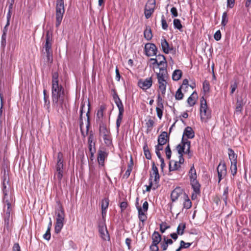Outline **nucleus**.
I'll return each mask as SVG.
<instances>
[{"mask_svg":"<svg viewBox=\"0 0 251 251\" xmlns=\"http://www.w3.org/2000/svg\"><path fill=\"white\" fill-rule=\"evenodd\" d=\"M51 96L53 104L62 105L64 102V89L59 85L58 74L54 72L52 74Z\"/></svg>","mask_w":251,"mask_h":251,"instance_id":"obj_1","label":"nucleus"},{"mask_svg":"<svg viewBox=\"0 0 251 251\" xmlns=\"http://www.w3.org/2000/svg\"><path fill=\"white\" fill-rule=\"evenodd\" d=\"M157 81L159 85V89L162 95L166 93L167 79L169 78V75L167 69L164 67H159V72L156 73Z\"/></svg>","mask_w":251,"mask_h":251,"instance_id":"obj_2","label":"nucleus"},{"mask_svg":"<svg viewBox=\"0 0 251 251\" xmlns=\"http://www.w3.org/2000/svg\"><path fill=\"white\" fill-rule=\"evenodd\" d=\"M52 44V32L50 30H47L46 33V43L44 48L47 54V62L50 63H51L53 61L52 51L51 50Z\"/></svg>","mask_w":251,"mask_h":251,"instance_id":"obj_3","label":"nucleus"},{"mask_svg":"<svg viewBox=\"0 0 251 251\" xmlns=\"http://www.w3.org/2000/svg\"><path fill=\"white\" fill-rule=\"evenodd\" d=\"M65 13L64 0H56L55 6V26L58 27L63 19Z\"/></svg>","mask_w":251,"mask_h":251,"instance_id":"obj_4","label":"nucleus"},{"mask_svg":"<svg viewBox=\"0 0 251 251\" xmlns=\"http://www.w3.org/2000/svg\"><path fill=\"white\" fill-rule=\"evenodd\" d=\"M113 98L119 109V113L116 120V128L117 130H119L123 118V114L125 111L124 107L122 100H120L117 93H114L113 95Z\"/></svg>","mask_w":251,"mask_h":251,"instance_id":"obj_5","label":"nucleus"},{"mask_svg":"<svg viewBox=\"0 0 251 251\" xmlns=\"http://www.w3.org/2000/svg\"><path fill=\"white\" fill-rule=\"evenodd\" d=\"M200 116L202 120L211 118V110L208 108L206 101L203 97L201 98Z\"/></svg>","mask_w":251,"mask_h":251,"instance_id":"obj_6","label":"nucleus"},{"mask_svg":"<svg viewBox=\"0 0 251 251\" xmlns=\"http://www.w3.org/2000/svg\"><path fill=\"white\" fill-rule=\"evenodd\" d=\"M7 209L4 214V229L3 231L7 230L9 232L12 227V218H10L11 212L12 210L11 204L9 206L6 205Z\"/></svg>","mask_w":251,"mask_h":251,"instance_id":"obj_7","label":"nucleus"},{"mask_svg":"<svg viewBox=\"0 0 251 251\" xmlns=\"http://www.w3.org/2000/svg\"><path fill=\"white\" fill-rule=\"evenodd\" d=\"M63 166V154L59 152L57 154V162L55 166L56 173L55 174L59 181H61L62 178Z\"/></svg>","mask_w":251,"mask_h":251,"instance_id":"obj_8","label":"nucleus"},{"mask_svg":"<svg viewBox=\"0 0 251 251\" xmlns=\"http://www.w3.org/2000/svg\"><path fill=\"white\" fill-rule=\"evenodd\" d=\"M145 51L147 56H152L156 55L157 48L153 43H147L145 46Z\"/></svg>","mask_w":251,"mask_h":251,"instance_id":"obj_9","label":"nucleus"},{"mask_svg":"<svg viewBox=\"0 0 251 251\" xmlns=\"http://www.w3.org/2000/svg\"><path fill=\"white\" fill-rule=\"evenodd\" d=\"M152 85V80L151 77L147 78L145 79H140L138 81V86L143 90L149 89Z\"/></svg>","mask_w":251,"mask_h":251,"instance_id":"obj_10","label":"nucleus"},{"mask_svg":"<svg viewBox=\"0 0 251 251\" xmlns=\"http://www.w3.org/2000/svg\"><path fill=\"white\" fill-rule=\"evenodd\" d=\"M152 173L150 174V176L152 175V177L154 176L153 182H154V186L153 190L156 189L159 186V182L160 180V176L158 173V168L155 166L154 162H153L152 164Z\"/></svg>","mask_w":251,"mask_h":251,"instance_id":"obj_11","label":"nucleus"},{"mask_svg":"<svg viewBox=\"0 0 251 251\" xmlns=\"http://www.w3.org/2000/svg\"><path fill=\"white\" fill-rule=\"evenodd\" d=\"M217 170L218 176V182L219 183L226 175V167L225 163H220L217 167Z\"/></svg>","mask_w":251,"mask_h":251,"instance_id":"obj_12","label":"nucleus"},{"mask_svg":"<svg viewBox=\"0 0 251 251\" xmlns=\"http://www.w3.org/2000/svg\"><path fill=\"white\" fill-rule=\"evenodd\" d=\"M2 191L4 195L3 198V202L6 205L9 206L13 201V199L12 196L9 197L8 195V189L4 182L3 183Z\"/></svg>","mask_w":251,"mask_h":251,"instance_id":"obj_13","label":"nucleus"},{"mask_svg":"<svg viewBox=\"0 0 251 251\" xmlns=\"http://www.w3.org/2000/svg\"><path fill=\"white\" fill-rule=\"evenodd\" d=\"M138 198L136 199V206L138 210V218L140 221L144 223L147 219V212L143 211L142 208L138 205Z\"/></svg>","mask_w":251,"mask_h":251,"instance_id":"obj_14","label":"nucleus"},{"mask_svg":"<svg viewBox=\"0 0 251 251\" xmlns=\"http://www.w3.org/2000/svg\"><path fill=\"white\" fill-rule=\"evenodd\" d=\"M55 213L56 214V221L64 222L65 213L63 207L61 205L56 210Z\"/></svg>","mask_w":251,"mask_h":251,"instance_id":"obj_15","label":"nucleus"},{"mask_svg":"<svg viewBox=\"0 0 251 251\" xmlns=\"http://www.w3.org/2000/svg\"><path fill=\"white\" fill-rule=\"evenodd\" d=\"M169 141V136L166 131H163L158 136L157 143L160 145H165Z\"/></svg>","mask_w":251,"mask_h":251,"instance_id":"obj_16","label":"nucleus"},{"mask_svg":"<svg viewBox=\"0 0 251 251\" xmlns=\"http://www.w3.org/2000/svg\"><path fill=\"white\" fill-rule=\"evenodd\" d=\"M108 153L104 151L99 150L98 154V161L100 165L103 166L105 159L107 157Z\"/></svg>","mask_w":251,"mask_h":251,"instance_id":"obj_17","label":"nucleus"},{"mask_svg":"<svg viewBox=\"0 0 251 251\" xmlns=\"http://www.w3.org/2000/svg\"><path fill=\"white\" fill-rule=\"evenodd\" d=\"M105 109L106 108L105 106L101 105L100 109L97 111L96 121L99 124H100L101 122H105L103 121V112Z\"/></svg>","mask_w":251,"mask_h":251,"instance_id":"obj_18","label":"nucleus"},{"mask_svg":"<svg viewBox=\"0 0 251 251\" xmlns=\"http://www.w3.org/2000/svg\"><path fill=\"white\" fill-rule=\"evenodd\" d=\"M182 194V190L179 187H176L171 193V199L173 202L176 201Z\"/></svg>","mask_w":251,"mask_h":251,"instance_id":"obj_19","label":"nucleus"},{"mask_svg":"<svg viewBox=\"0 0 251 251\" xmlns=\"http://www.w3.org/2000/svg\"><path fill=\"white\" fill-rule=\"evenodd\" d=\"M184 136L187 137L186 139H193L195 136V132L192 128L190 126H187L184 130L182 137Z\"/></svg>","mask_w":251,"mask_h":251,"instance_id":"obj_20","label":"nucleus"},{"mask_svg":"<svg viewBox=\"0 0 251 251\" xmlns=\"http://www.w3.org/2000/svg\"><path fill=\"white\" fill-rule=\"evenodd\" d=\"M99 125V134L100 135L102 136L107 134H110V130L107 129L105 122H101Z\"/></svg>","mask_w":251,"mask_h":251,"instance_id":"obj_21","label":"nucleus"},{"mask_svg":"<svg viewBox=\"0 0 251 251\" xmlns=\"http://www.w3.org/2000/svg\"><path fill=\"white\" fill-rule=\"evenodd\" d=\"M161 45L162 50L166 54L169 53L170 51L172 50V49L170 47L169 44L167 40L164 38L161 39Z\"/></svg>","mask_w":251,"mask_h":251,"instance_id":"obj_22","label":"nucleus"},{"mask_svg":"<svg viewBox=\"0 0 251 251\" xmlns=\"http://www.w3.org/2000/svg\"><path fill=\"white\" fill-rule=\"evenodd\" d=\"M100 233V234L101 237L104 240H110V236L108 234L106 226H101L100 229H99Z\"/></svg>","mask_w":251,"mask_h":251,"instance_id":"obj_23","label":"nucleus"},{"mask_svg":"<svg viewBox=\"0 0 251 251\" xmlns=\"http://www.w3.org/2000/svg\"><path fill=\"white\" fill-rule=\"evenodd\" d=\"M156 56L158 61V66H160V67H164V68L166 69L167 62L164 55L162 54H156Z\"/></svg>","mask_w":251,"mask_h":251,"instance_id":"obj_24","label":"nucleus"},{"mask_svg":"<svg viewBox=\"0 0 251 251\" xmlns=\"http://www.w3.org/2000/svg\"><path fill=\"white\" fill-rule=\"evenodd\" d=\"M198 95L197 92L196 91L193 92L187 99V103L190 106H193L195 104Z\"/></svg>","mask_w":251,"mask_h":251,"instance_id":"obj_25","label":"nucleus"},{"mask_svg":"<svg viewBox=\"0 0 251 251\" xmlns=\"http://www.w3.org/2000/svg\"><path fill=\"white\" fill-rule=\"evenodd\" d=\"M190 183L194 191L196 194H199L200 193V184L198 181L196 179H192L190 180Z\"/></svg>","mask_w":251,"mask_h":251,"instance_id":"obj_26","label":"nucleus"},{"mask_svg":"<svg viewBox=\"0 0 251 251\" xmlns=\"http://www.w3.org/2000/svg\"><path fill=\"white\" fill-rule=\"evenodd\" d=\"M152 243L158 244L161 241V236L158 232L154 231L151 237Z\"/></svg>","mask_w":251,"mask_h":251,"instance_id":"obj_27","label":"nucleus"},{"mask_svg":"<svg viewBox=\"0 0 251 251\" xmlns=\"http://www.w3.org/2000/svg\"><path fill=\"white\" fill-rule=\"evenodd\" d=\"M180 168V165H179L177 161L172 160L170 161L169 169V171H174L179 170Z\"/></svg>","mask_w":251,"mask_h":251,"instance_id":"obj_28","label":"nucleus"},{"mask_svg":"<svg viewBox=\"0 0 251 251\" xmlns=\"http://www.w3.org/2000/svg\"><path fill=\"white\" fill-rule=\"evenodd\" d=\"M229 158L230 160L231 164L237 163V155L235 153L234 151L229 148L228 149Z\"/></svg>","mask_w":251,"mask_h":251,"instance_id":"obj_29","label":"nucleus"},{"mask_svg":"<svg viewBox=\"0 0 251 251\" xmlns=\"http://www.w3.org/2000/svg\"><path fill=\"white\" fill-rule=\"evenodd\" d=\"M182 71L180 70H175L172 74V79L174 81L179 80L182 76Z\"/></svg>","mask_w":251,"mask_h":251,"instance_id":"obj_30","label":"nucleus"},{"mask_svg":"<svg viewBox=\"0 0 251 251\" xmlns=\"http://www.w3.org/2000/svg\"><path fill=\"white\" fill-rule=\"evenodd\" d=\"M184 201L183 202V208L187 209H189L192 206V202L189 199L188 196L186 194L184 195Z\"/></svg>","mask_w":251,"mask_h":251,"instance_id":"obj_31","label":"nucleus"},{"mask_svg":"<svg viewBox=\"0 0 251 251\" xmlns=\"http://www.w3.org/2000/svg\"><path fill=\"white\" fill-rule=\"evenodd\" d=\"M143 151L146 158L149 160L151 159V155L147 142H145L144 145Z\"/></svg>","mask_w":251,"mask_h":251,"instance_id":"obj_32","label":"nucleus"},{"mask_svg":"<svg viewBox=\"0 0 251 251\" xmlns=\"http://www.w3.org/2000/svg\"><path fill=\"white\" fill-rule=\"evenodd\" d=\"M189 176L190 180L192 179H196L197 178L196 171L195 169L194 165L191 167L189 171Z\"/></svg>","mask_w":251,"mask_h":251,"instance_id":"obj_33","label":"nucleus"},{"mask_svg":"<svg viewBox=\"0 0 251 251\" xmlns=\"http://www.w3.org/2000/svg\"><path fill=\"white\" fill-rule=\"evenodd\" d=\"M144 37L148 41L150 40L152 37L151 30L150 27H146L144 32Z\"/></svg>","mask_w":251,"mask_h":251,"instance_id":"obj_34","label":"nucleus"},{"mask_svg":"<svg viewBox=\"0 0 251 251\" xmlns=\"http://www.w3.org/2000/svg\"><path fill=\"white\" fill-rule=\"evenodd\" d=\"M64 222L56 221L55 224L54 231L56 234L60 232L62 228L63 227Z\"/></svg>","mask_w":251,"mask_h":251,"instance_id":"obj_35","label":"nucleus"},{"mask_svg":"<svg viewBox=\"0 0 251 251\" xmlns=\"http://www.w3.org/2000/svg\"><path fill=\"white\" fill-rule=\"evenodd\" d=\"M185 227L186 225L185 223H180L176 229L177 234L179 235H183Z\"/></svg>","mask_w":251,"mask_h":251,"instance_id":"obj_36","label":"nucleus"},{"mask_svg":"<svg viewBox=\"0 0 251 251\" xmlns=\"http://www.w3.org/2000/svg\"><path fill=\"white\" fill-rule=\"evenodd\" d=\"M101 136L103 138L104 143L107 146H109L112 144V140H111L110 133L103 135Z\"/></svg>","mask_w":251,"mask_h":251,"instance_id":"obj_37","label":"nucleus"},{"mask_svg":"<svg viewBox=\"0 0 251 251\" xmlns=\"http://www.w3.org/2000/svg\"><path fill=\"white\" fill-rule=\"evenodd\" d=\"M88 143V148L89 151L91 154V157H93L94 156V153L96 152V148L95 145L96 143Z\"/></svg>","mask_w":251,"mask_h":251,"instance_id":"obj_38","label":"nucleus"},{"mask_svg":"<svg viewBox=\"0 0 251 251\" xmlns=\"http://www.w3.org/2000/svg\"><path fill=\"white\" fill-rule=\"evenodd\" d=\"M173 25L175 28H176L179 31L181 30L182 28V25L179 19H175L173 21Z\"/></svg>","mask_w":251,"mask_h":251,"instance_id":"obj_39","label":"nucleus"},{"mask_svg":"<svg viewBox=\"0 0 251 251\" xmlns=\"http://www.w3.org/2000/svg\"><path fill=\"white\" fill-rule=\"evenodd\" d=\"M182 87L180 86L176 91L175 95V98L176 100H181L183 98L184 95L182 93L181 89Z\"/></svg>","mask_w":251,"mask_h":251,"instance_id":"obj_40","label":"nucleus"},{"mask_svg":"<svg viewBox=\"0 0 251 251\" xmlns=\"http://www.w3.org/2000/svg\"><path fill=\"white\" fill-rule=\"evenodd\" d=\"M181 144H183V146H184V148H186V150L188 151L190 150L191 147V142L189 141L187 139L182 138Z\"/></svg>","mask_w":251,"mask_h":251,"instance_id":"obj_41","label":"nucleus"},{"mask_svg":"<svg viewBox=\"0 0 251 251\" xmlns=\"http://www.w3.org/2000/svg\"><path fill=\"white\" fill-rule=\"evenodd\" d=\"M156 4L155 0H148L147 4L145 5L146 8H152L153 10L155 9Z\"/></svg>","mask_w":251,"mask_h":251,"instance_id":"obj_42","label":"nucleus"},{"mask_svg":"<svg viewBox=\"0 0 251 251\" xmlns=\"http://www.w3.org/2000/svg\"><path fill=\"white\" fill-rule=\"evenodd\" d=\"M109 205V199L108 198H104L101 200V209L106 210Z\"/></svg>","mask_w":251,"mask_h":251,"instance_id":"obj_43","label":"nucleus"},{"mask_svg":"<svg viewBox=\"0 0 251 251\" xmlns=\"http://www.w3.org/2000/svg\"><path fill=\"white\" fill-rule=\"evenodd\" d=\"M228 21L227 14L226 12H225L223 13L222 17V22L221 25L222 26H225L227 24Z\"/></svg>","mask_w":251,"mask_h":251,"instance_id":"obj_44","label":"nucleus"},{"mask_svg":"<svg viewBox=\"0 0 251 251\" xmlns=\"http://www.w3.org/2000/svg\"><path fill=\"white\" fill-rule=\"evenodd\" d=\"M154 11L151 8L149 9L145 7L144 14L146 18L147 19L150 18L154 12Z\"/></svg>","mask_w":251,"mask_h":251,"instance_id":"obj_45","label":"nucleus"},{"mask_svg":"<svg viewBox=\"0 0 251 251\" xmlns=\"http://www.w3.org/2000/svg\"><path fill=\"white\" fill-rule=\"evenodd\" d=\"M154 186V182L153 183L152 176V175H151L150 177V178H149V185L148 186H146V191L150 192L151 188H152L153 189Z\"/></svg>","mask_w":251,"mask_h":251,"instance_id":"obj_46","label":"nucleus"},{"mask_svg":"<svg viewBox=\"0 0 251 251\" xmlns=\"http://www.w3.org/2000/svg\"><path fill=\"white\" fill-rule=\"evenodd\" d=\"M90 109L89 108H88V110L86 113V116H87V124L86 126V134H88L89 128L90 126Z\"/></svg>","mask_w":251,"mask_h":251,"instance_id":"obj_47","label":"nucleus"},{"mask_svg":"<svg viewBox=\"0 0 251 251\" xmlns=\"http://www.w3.org/2000/svg\"><path fill=\"white\" fill-rule=\"evenodd\" d=\"M170 227V226L167 225L166 223H162L160 224V230L161 233H163L165 230Z\"/></svg>","mask_w":251,"mask_h":251,"instance_id":"obj_48","label":"nucleus"},{"mask_svg":"<svg viewBox=\"0 0 251 251\" xmlns=\"http://www.w3.org/2000/svg\"><path fill=\"white\" fill-rule=\"evenodd\" d=\"M161 25H162V29L164 30H167L168 28V25L166 22V21L165 20V16L164 15H162L161 16Z\"/></svg>","mask_w":251,"mask_h":251,"instance_id":"obj_49","label":"nucleus"},{"mask_svg":"<svg viewBox=\"0 0 251 251\" xmlns=\"http://www.w3.org/2000/svg\"><path fill=\"white\" fill-rule=\"evenodd\" d=\"M228 192V188L227 187L224 189V193L222 197V199L224 201L225 204H227V195Z\"/></svg>","mask_w":251,"mask_h":251,"instance_id":"obj_50","label":"nucleus"},{"mask_svg":"<svg viewBox=\"0 0 251 251\" xmlns=\"http://www.w3.org/2000/svg\"><path fill=\"white\" fill-rule=\"evenodd\" d=\"M203 90L205 93H208L210 90V85L208 81L205 80L203 82Z\"/></svg>","mask_w":251,"mask_h":251,"instance_id":"obj_51","label":"nucleus"},{"mask_svg":"<svg viewBox=\"0 0 251 251\" xmlns=\"http://www.w3.org/2000/svg\"><path fill=\"white\" fill-rule=\"evenodd\" d=\"M176 149L177 150V152H178V153L179 154V155H181V154H183V153H184V150H185V148H184V146H183V144H178L177 146H176Z\"/></svg>","mask_w":251,"mask_h":251,"instance_id":"obj_52","label":"nucleus"},{"mask_svg":"<svg viewBox=\"0 0 251 251\" xmlns=\"http://www.w3.org/2000/svg\"><path fill=\"white\" fill-rule=\"evenodd\" d=\"M44 93V100L45 102V105H46L47 106V108H49L50 107V101L48 100L49 97L47 96L46 94V91L45 90L43 91Z\"/></svg>","mask_w":251,"mask_h":251,"instance_id":"obj_53","label":"nucleus"},{"mask_svg":"<svg viewBox=\"0 0 251 251\" xmlns=\"http://www.w3.org/2000/svg\"><path fill=\"white\" fill-rule=\"evenodd\" d=\"M154 122L153 120L150 119L146 123L148 130H151L154 126Z\"/></svg>","mask_w":251,"mask_h":251,"instance_id":"obj_54","label":"nucleus"},{"mask_svg":"<svg viewBox=\"0 0 251 251\" xmlns=\"http://www.w3.org/2000/svg\"><path fill=\"white\" fill-rule=\"evenodd\" d=\"M230 170L233 176H235L237 173V163L231 164Z\"/></svg>","mask_w":251,"mask_h":251,"instance_id":"obj_55","label":"nucleus"},{"mask_svg":"<svg viewBox=\"0 0 251 251\" xmlns=\"http://www.w3.org/2000/svg\"><path fill=\"white\" fill-rule=\"evenodd\" d=\"M243 104L241 101L237 100V105L236 106V111L238 113H241L242 110Z\"/></svg>","mask_w":251,"mask_h":251,"instance_id":"obj_56","label":"nucleus"},{"mask_svg":"<svg viewBox=\"0 0 251 251\" xmlns=\"http://www.w3.org/2000/svg\"><path fill=\"white\" fill-rule=\"evenodd\" d=\"M214 39L218 41L221 39V33L220 30H217L214 35Z\"/></svg>","mask_w":251,"mask_h":251,"instance_id":"obj_57","label":"nucleus"},{"mask_svg":"<svg viewBox=\"0 0 251 251\" xmlns=\"http://www.w3.org/2000/svg\"><path fill=\"white\" fill-rule=\"evenodd\" d=\"M192 243H185L184 241L181 240L180 242V245L181 246H182L183 249H187L191 245Z\"/></svg>","mask_w":251,"mask_h":251,"instance_id":"obj_58","label":"nucleus"},{"mask_svg":"<svg viewBox=\"0 0 251 251\" xmlns=\"http://www.w3.org/2000/svg\"><path fill=\"white\" fill-rule=\"evenodd\" d=\"M50 230L47 229L46 233L43 235V238L48 241L50 239Z\"/></svg>","mask_w":251,"mask_h":251,"instance_id":"obj_59","label":"nucleus"},{"mask_svg":"<svg viewBox=\"0 0 251 251\" xmlns=\"http://www.w3.org/2000/svg\"><path fill=\"white\" fill-rule=\"evenodd\" d=\"M4 104H0V119L5 118V111L3 110Z\"/></svg>","mask_w":251,"mask_h":251,"instance_id":"obj_60","label":"nucleus"},{"mask_svg":"<svg viewBox=\"0 0 251 251\" xmlns=\"http://www.w3.org/2000/svg\"><path fill=\"white\" fill-rule=\"evenodd\" d=\"M88 143H96L94 141V133L92 131H91L88 137Z\"/></svg>","mask_w":251,"mask_h":251,"instance_id":"obj_61","label":"nucleus"},{"mask_svg":"<svg viewBox=\"0 0 251 251\" xmlns=\"http://www.w3.org/2000/svg\"><path fill=\"white\" fill-rule=\"evenodd\" d=\"M237 88V83L236 82H234L233 84H231L230 85V88H231L230 94H233Z\"/></svg>","mask_w":251,"mask_h":251,"instance_id":"obj_62","label":"nucleus"},{"mask_svg":"<svg viewBox=\"0 0 251 251\" xmlns=\"http://www.w3.org/2000/svg\"><path fill=\"white\" fill-rule=\"evenodd\" d=\"M235 0H227V7L232 8L234 7Z\"/></svg>","mask_w":251,"mask_h":251,"instance_id":"obj_63","label":"nucleus"},{"mask_svg":"<svg viewBox=\"0 0 251 251\" xmlns=\"http://www.w3.org/2000/svg\"><path fill=\"white\" fill-rule=\"evenodd\" d=\"M150 249L151 251H158L159 248L157 244L151 243V245L150 246Z\"/></svg>","mask_w":251,"mask_h":251,"instance_id":"obj_64","label":"nucleus"}]
</instances>
